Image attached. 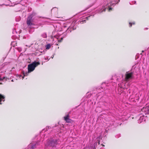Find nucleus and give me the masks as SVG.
Here are the masks:
<instances>
[{"mask_svg":"<svg viewBox=\"0 0 149 149\" xmlns=\"http://www.w3.org/2000/svg\"><path fill=\"white\" fill-rule=\"evenodd\" d=\"M120 0H104L103 3L98 6L97 10L92 13L91 15L81 19L80 21V23L86 22V19L88 20L91 17H93L94 14L99 13H100L105 11L106 9H108L109 11H110L112 9V6H114L115 4L118 3Z\"/></svg>","mask_w":149,"mask_h":149,"instance_id":"f257e3e1","label":"nucleus"},{"mask_svg":"<svg viewBox=\"0 0 149 149\" xmlns=\"http://www.w3.org/2000/svg\"><path fill=\"white\" fill-rule=\"evenodd\" d=\"M134 78L133 72H127L124 77L123 74H120L118 77H117L116 80L118 81H121L122 83L118 84L119 87L123 89H127L130 85L129 82Z\"/></svg>","mask_w":149,"mask_h":149,"instance_id":"f03ea898","label":"nucleus"},{"mask_svg":"<svg viewBox=\"0 0 149 149\" xmlns=\"http://www.w3.org/2000/svg\"><path fill=\"white\" fill-rule=\"evenodd\" d=\"M40 63L39 62H37L36 61H34L31 64H29L28 66V72L25 73L23 72L24 76H22V75H18L17 76L20 79H23L24 77L28 75V74L30 72L33 71L35 69L36 67L38 65H40Z\"/></svg>","mask_w":149,"mask_h":149,"instance_id":"7ed1b4c3","label":"nucleus"},{"mask_svg":"<svg viewBox=\"0 0 149 149\" xmlns=\"http://www.w3.org/2000/svg\"><path fill=\"white\" fill-rule=\"evenodd\" d=\"M59 139L56 138H50L47 140L46 143L45 144V147H51L56 149V146L59 144Z\"/></svg>","mask_w":149,"mask_h":149,"instance_id":"20e7f679","label":"nucleus"},{"mask_svg":"<svg viewBox=\"0 0 149 149\" xmlns=\"http://www.w3.org/2000/svg\"><path fill=\"white\" fill-rule=\"evenodd\" d=\"M41 143V141H33L28 146L27 148L25 149L39 148L40 147Z\"/></svg>","mask_w":149,"mask_h":149,"instance_id":"39448f33","label":"nucleus"},{"mask_svg":"<svg viewBox=\"0 0 149 149\" xmlns=\"http://www.w3.org/2000/svg\"><path fill=\"white\" fill-rule=\"evenodd\" d=\"M111 83H108L107 82H103L102 84L101 87L99 89H97V91L100 93H101V91H100L99 90L101 91L102 92L103 90L104 89L106 90L107 89H109L111 88Z\"/></svg>","mask_w":149,"mask_h":149,"instance_id":"423d86ee","label":"nucleus"},{"mask_svg":"<svg viewBox=\"0 0 149 149\" xmlns=\"http://www.w3.org/2000/svg\"><path fill=\"white\" fill-rule=\"evenodd\" d=\"M36 15V13L34 12H33L28 17L27 20V24L29 26H31L33 25L34 24L33 22V18L34 16Z\"/></svg>","mask_w":149,"mask_h":149,"instance_id":"0eeeda50","label":"nucleus"},{"mask_svg":"<svg viewBox=\"0 0 149 149\" xmlns=\"http://www.w3.org/2000/svg\"><path fill=\"white\" fill-rule=\"evenodd\" d=\"M9 64V62H6L4 63L2 65L1 68H0V81H3V80H5V81L7 80V78H6L5 77L2 76L1 73H4L3 71H2V68L4 67L7 66Z\"/></svg>","mask_w":149,"mask_h":149,"instance_id":"6e6552de","label":"nucleus"},{"mask_svg":"<svg viewBox=\"0 0 149 149\" xmlns=\"http://www.w3.org/2000/svg\"><path fill=\"white\" fill-rule=\"evenodd\" d=\"M77 27V23L76 22H73L68 27L66 30V32L67 33H70L72 30L75 29H76Z\"/></svg>","mask_w":149,"mask_h":149,"instance_id":"1a4fd4ad","label":"nucleus"},{"mask_svg":"<svg viewBox=\"0 0 149 149\" xmlns=\"http://www.w3.org/2000/svg\"><path fill=\"white\" fill-rule=\"evenodd\" d=\"M70 111L66 113V115L64 117V120L66 122L68 123H70L71 122L72 120L70 118L69 114L70 113Z\"/></svg>","mask_w":149,"mask_h":149,"instance_id":"9d476101","label":"nucleus"},{"mask_svg":"<svg viewBox=\"0 0 149 149\" xmlns=\"http://www.w3.org/2000/svg\"><path fill=\"white\" fill-rule=\"evenodd\" d=\"M140 118L138 121V123H140L143 121H145L147 116H145L143 113L140 114Z\"/></svg>","mask_w":149,"mask_h":149,"instance_id":"9b49d317","label":"nucleus"},{"mask_svg":"<svg viewBox=\"0 0 149 149\" xmlns=\"http://www.w3.org/2000/svg\"><path fill=\"white\" fill-rule=\"evenodd\" d=\"M101 139V137L100 136L97 137L96 138V142H95L93 145V147L92 146L93 149H95L96 147L97 143H98V144H100V142Z\"/></svg>","mask_w":149,"mask_h":149,"instance_id":"f8f14e48","label":"nucleus"},{"mask_svg":"<svg viewBox=\"0 0 149 149\" xmlns=\"http://www.w3.org/2000/svg\"><path fill=\"white\" fill-rule=\"evenodd\" d=\"M141 111L142 112H144V113L145 115L149 113V109H148V108H143L142 109Z\"/></svg>","mask_w":149,"mask_h":149,"instance_id":"ddd939ff","label":"nucleus"},{"mask_svg":"<svg viewBox=\"0 0 149 149\" xmlns=\"http://www.w3.org/2000/svg\"><path fill=\"white\" fill-rule=\"evenodd\" d=\"M139 69L138 67H136V66H135V65H133L132 66V68L131 69V70L133 71V72H137V71L138 70H139Z\"/></svg>","mask_w":149,"mask_h":149,"instance_id":"4468645a","label":"nucleus"},{"mask_svg":"<svg viewBox=\"0 0 149 149\" xmlns=\"http://www.w3.org/2000/svg\"><path fill=\"white\" fill-rule=\"evenodd\" d=\"M52 129V128L51 127L47 126L46 127V128L42 130V131H41V132L42 133L44 131L45 132L46 131H48V130H49V129Z\"/></svg>","mask_w":149,"mask_h":149,"instance_id":"2eb2a0df","label":"nucleus"},{"mask_svg":"<svg viewBox=\"0 0 149 149\" xmlns=\"http://www.w3.org/2000/svg\"><path fill=\"white\" fill-rule=\"evenodd\" d=\"M5 97L2 95L0 94V104H1V101H4L5 100Z\"/></svg>","mask_w":149,"mask_h":149,"instance_id":"dca6fc26","label":"nucleus"},{"mask_svg":"<svg viewBox=\"0 0 149 149\" xmlns=\"http://www.w3.org/2000/svg\"><path fill=\"white\" fill-rule=\"evenodd\" d=\"M57 11L58 9L56 7L52 9L51 10V12L52 13L53 12L54 13L55 12H56Z\"/></svg>","mask_w":149,"mask_h":149,"instance_id":"f3484780","label":"nucleus"},{"mask_svg":"<svg viewBox=\"0 0 149 149\" xmlns=\"http://www.w3.org/2000/svg\"><path fill=\"white\" fill-rule=\"evenodd\" d=\"M41 36L44 38H47V36L46 33H43L41 35Z\"/></svg>","mask_w":149,"mask_h":149,"instance_id":"a211bd4d","label":"nucleus"},{"mask_svg":"<svg viewBox=\"0 0 149 149\" xmlns=\"http://www.w3.org/2000/svg\"><path fill=\"white\" fill-rule=\"evenodd\" d=\"M21 17L20 16H17L15 17V21L16 22H19L21 19Z\"/></svg>","mask_w":149,"mask_h":149,"instance_id":"6ab92c4d","label":"nucleus"},{"mask_svg":"<svg viewBox=\"0 0 149 149\" xmlns=\"http://www.w3.org/2000/svg\"><path fill=\"white\" fill-rule=\"evenodd\" d=\"M46 48L47 49H49L51 47V45L50 44H47L46 45Z\"/></svg>","mask_w":149,"mask_h":149,"instance_id":"aec40b11","label":"nucleus"},{"mask_svg":"<svg viewBox=\"0 0 149 149\" xmlns=\"http://www.w3.org/2000/svg\"><path fill=\"white\" fill-rule=\"evenodd\" d=\"M129 24V27H131L132 26V25H134L135 24V23L134 22L132 23L130 22Z\"/></svg>","mask_w":149,"mask_h":149,"instance_id":"412c9836","label":"nucleus"},{"mask_svg":"<svg viewBox=\"0 0 149 149\" xmlns=\"http://www.w3.org/2000/svg\"><path fill=\"white\" fill-rule=\"evenodd\" d=\"M13 33L14 35H15L16 33H17V32L16 31L15 29H14L13 31Z\"/></svg>","mask_w":149,"mask_h":149,"instance_id":"4be33fe9","label":"nucleus"},{"mask_svg":"<svg viewBox=\"0 0 149 149\" xmlns=\"http://www.w3.org/2000/svg\"><path fill=\"white\" fill-rule=\"evenodd\" d=\"M63 37H61V39L60 40L59 39L58 40V42H61L62 41V40H63Z\"/></svg>","mask_w":149,"mask_h":149,"instance_id":"5701e85b","label":"nucleus"},{"mask_svg":"<svg viewBox=\"0 0 149 149\" xmlns=\"http://www.w3.org/2000/svg\"><path fill=\"white\" fill-rule=\"evenodd\" d=\"M45 59L46 61L47 60H49L50 59V58H49L48 57H46L45 58Z\"/></svg>","mask_w":149,"mask_h":149,"instance_id":"b1692460","label":"nucleus"},{"mask_svg":"<svg viewBox=\"0 0 149 149\" xmlns=\"http://www.w3.org/2000/svg\"><path fill=\"white\" fill-rule=\"evenodd\" d=\"M31 8H28V12H30L31 10Z\"/></svg>","mask_w":149,"mask_h":149,"instance_id":"393cba45","label":"nucleus"},{"mask_svg":"<svg viewBox=\"0 0 149 149\" xmlns=\"http://www.w3.org/2000/svg\"><path fill=\"white\" fill-rule=\"evenodd\" d=\"M54 37L55 38H56L57 39H58V40H59L58 38H59V37H58V36H54Z\"/></svg>","mask_w":149,"mask_h":149,"instance_id":"a878e982","label":"nucleus"},{"mask_svg":"<svg viewBox=\"0 0 149 149\" xmlns=\"http://www.w3.org/2000/svg\"><path fill=\"white\" fill-rule=\"evenodd\" d=\"M68 27V26H66L65 25V24H64L63 26V28H65Z\"/></svg>","mask_w":149,"mask_h":149,"instance_id":"bb28decb","label":"nucleus"},{"mask_svg":"<svg viewBox=\"0 0 149 149\" xmlns=\"http://www.w3.org/2000/svg\"><path fill=\"white\" fill-rule=\"evenodd\" d=\"M43 18H42L41 17H39L38 18V19L39 20H41V19H43Z\"/></svg>","mask_w":149,"mask_h":149,"instance_id":"cd10ccee","label":"nucleus"},{"mask_svg":"<svg viewBox=\"0 0 149 149\" xmlns=\"http://www.w3.org/2000/svg\"><path fill=\"white\" fill-rule=\"evenodd\" d=\"M5 5L4 4H0V6H2L3 5Z\"/></svg>","mask_w":149,"mask_h":149,"instance_id":"c85d7f7f","label":"nucleus"},{"mask_svg":"<svg viewBox=\"0 0 149 149\" xmlns=\"http://www.w3.org/2000/svg\"><path fill=\"white\" fill-rule=\"evenodd\" d=\"M96 95H97V96L98 97V96H100V95H98V94H97Z\"/></svg>","mask_w":149,"mask_h":149,"instance_id":"c756f323","label":"nucleus"},{"mask_svg":"<svg viewBox=\"0 0 149 149\" xmlns=\"http://www.w3.org/2000/svg\"><path fill=\"white\" fill-rule=\"evenodd\" d=\"M19 52H21V49H19Z\"/></svg>","mask_w":149,"mask_h":149,"instance_id":"7c9ffc66","label":"nucleus"},{"mask_svg":"<svg viewBox=\"0 0 149 149\" xmlns=\"http://www.w3.org/2000/svg\"><path fill=\"white\" fill-rule=\"evenodd\" d=\"M54 57V55L52 56L51 57L52 58H53Z\"/></svg>","mask_w":149,"mask_h":149,"instance_id":"2f4dec72","label":"nucleus"},{"mask_svg":"<svg viewBox=\"0 0 149 149\" xmlns=\"http://www.w3.org/2000/svg\"><path fill=\"white\" fill-rule=\"evenodd\" d=\"M12 81L13 82V80L12 79L11 81Z\"/></svg>","mask_w":149,"mask_h":149,"instance_id":"473e14b6","label":"nucleus"},{"mask_svg":"<svg viewBox=\"0 0 149 149\" xmlns=\"http://www.w3.org/2000/svg\"><path fill=\"white\" fill-rule=\"evenodd\" d=\"M144 52V51L143 50V51H142V52Z\"/></svg>","mask_w":149,"mask_h":149,"instance_id":"72a5a7b5","label":"nucleus"},{"mask_svg":"<svg viewBox=\"0 0 149 149\" xmlns=\"http://www.w3.org/2000/svg\"><path fill=\"white\" fill-rule=\"evenodd\" d=\"M146 29H148V28H146Z\"/></svg>","mask_w":149,"mask_h":149,"instance_id":"f704fd0d","label":"nucleus"},{"mask_svg":"<svg viewBox=\"0 0 149 149\" xmlns=\"http://www.w3.org/2000/svg\"><path fill=\"white\" fill-rule=\"evenodd\" d=\"M2 84L1 83H0V84Z\"/></svg>","mask_w":149,"mask_h":149,"instance_id":"c9c22d12","label":"nucleus"},{"mask_svg":"<svg viewBox=\"0 0 149 149\" xmlns=\"http://www.w3.org/2000/svg\"><path fill=\"white\" fill-rule=\"evenodd\" d=\"M102 146H104V145H103V144H102Z\"/></svg>","mask_w":149,"mask_h":149,"instance_id":"e433bc0d","label":"nucleus"}]
</instances>
